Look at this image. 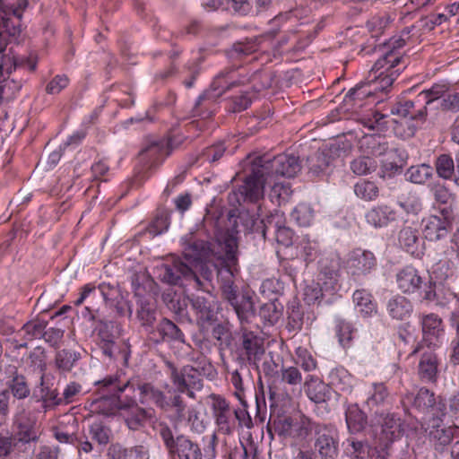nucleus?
Segmentation results:
<instances>
[{
  "instance_id": "f257e3e1",
  "label": "nucleus",
  "mask_w": 459,
  "mask_h": 459,
  "mask_svg": "<svg viewBox=\"0 0 459 459\" xmlns=\"http://www.w3.org/2000/svg\"><path fill=\"white\" fill-rule=\"evenodd\" d=\"M183 257L174 258L170 263L156 267L157 277L164 283L182 286L186 282L196 290H207L212 286L213 273L216 271L222 298L230 290H238L234 283V270L238 263V251L235 259H229L226 249L215 242L197 238L193 233L181 238Z\"/></svg>"
},
{
  "instance_id": "f03ea898",
  "label": "nucleus",
  "mask_w": 459,
  "mask_h": 459,
  "mask_svg": "<svg viewBox=\"0 0 459 459\" xmlns=\"http://www.w3.org/2000/svg\"><path fill=\"white\" fill-rule=\"evenodd\" d=\"M300 169L299 159L293 154L281 153L272 159L267 156L256 157L243 185L229 193V204L234 207L246 203L255 204L263 198L265 184L279 176L293 178Z\"/></svg>"
},
{
  "instance_id": "7ed1b4c3",
  "label": "nucleus",
  "mask_w": 459,
  "mask_h": 459,
  "mask_svg": "<svg viewBox=\"0 0 459 459\" xmlns=\"http://www.w3.org/2000/svg\"><path fill=\"white\" fill-rule=\"evenodd\" d=\"M204 228L214 237L217 245L223 247L230 260L234 261L238 251V235L241 230L257 233L258 221L247 211L236 214L230 211L227 217L207 213L203 220Z\"/></svg>"
},
{
  "instance_id": "20e7f679",
  "label": "nucleus",
  "mask_w": 459,
  "mask_h": 459,
  "mask_svg": "<svg viewBox=\"0 0 459 459\" xmlns=\"http://www.w3.org/2000/svg\"><path fill=\"white\" fill-rule=\"evenodd\" d=\"M447 88L446 85L434 84L418 94L415 100L399 101L390 108L392 115L401 117H410L411 120L425 122L428 115L427 107L444 96Z\"/></svg>"
},
{
  "instance_id": "39448f33",
  "label": "nucleus",
  "mask_w": 459,
  "mask_h": 459,
  "mask_svg": "<svg viewBox=\"0 0 459 459\" xmlns=\"http://www.w3.org/2000/svg\"><path fill=\"white\" fill-rule=\"evenodd\" d=\"M108 385L112 391L130 389L134 392L138 390L139 403L144 406H155L160 410L167 406L165 393L152 383L143 382L139 379L122 381L120 378H109L108 379Z\"/></svg>"
},
{
  "instance_id": "423d86ee",
  "label": "nucleus",
  "mask_w": 459,
  "mask_h": 459,
  "mask_svg": "<svg viewBox=\"0 0 459 459\" xmlns=\"http://www.w3.org/2000/svg\"><path fill=\"white\" fill-rule=\"evenodd\" d=\"M246 81L245 76L238 74V69L233 67L225 68L221 71L213 79L210 87L204 91L195 100L193 108L194 116H201V107L206 101H215L223 93L234 87L239 86Z\"/></svg>"
},
{
  "instance_id": "0eeeda50",
  "label": "nucleus",
  "mask_w": 459,
  "mask_h": 459,
  "mask_svg": "<svg viewBox=\"0 0 459 459\" xmlns=\"http://www.w3.org/2000/svg\"><path fill=\"white\" fill-rule=\"evenodd\" d=\"M158 432L170 456H177L178 459H203L200 446L183 434L174 437L167 423H160Z\"/></svg>"
},
{
  "instance_id": "6e6552de",
  "label": "nucleus",
  "mask_w": 459,
  "mask_h": 459,
  "mask_svg": "<svg viewBox=\"0 0 459 459\" xmlns=\"http://www.w3.org/2000/svg\"><path fill=\"white\" fill-rule=\"evenodd\" d=\"M197 367L186 365L178 369L173 364L169 363L170 368V380L173 385H179L184 389L188 387L201 390L204 386L202 375L209 372L212 366L204 357L198 359Z\"/></svg>"
},
{
  "instance_id": "1a4fd4ad",
  "label": "nucleus",
  "mask_w": 459,
  "mask_h": 459,
  "mask_svg": "<svg viewBox=\"0 0 459 459\" xmlns=\"http://www.w3.org/2000/svg\"><path fill=\"white\" fill-rule=\"evenodd\" d=\"M109 378H119V377L117 375L107 376L102 380L96 382V385L99 386L98 392L100 394V397L93 400L91 403L92 411L105 416L115 415L117 411L122 410L125 403L120 399V394L124 391L109 390L110 388L108 385V379Z\"/></svg>"
},
{
  "instance_id": "9d476101",
  "label": "nucleus",
  "mask_w": 459,
  "mask_h": 459,
  "mask_svg": "<svg viewBox=\"0 0 459 459\" xmlns=\"http://www.w3.org/2000/svg\"><path fill=\"white\" fill-rule=\"evenodd\" d=\"M51 378L53 377L49 374H41L30 398V403L39 404L38 408L43 413L61 405L59 391L53 387Z\"/></svg>"
},
{
  "instance_id": "9b49d317",
  "label": "nucleus",
  "mask_w": 459,
  "mask_h": 459,
  "mask_svg": "<svg viewBox=\"0 0 459 459\" xmlns=\"http://www.w3.org/2000/svg\"><path fill=\"white\" fill-rule=\"evenodd\" d=\"M412 406L420 413L435 422L433 427H438L437 421L443 420L446 415V404L441 397L436 398L433 392L427 388H420L413 398Z\"/></svg>"
},
{
  "instance_id": "f8f14e48",
  "label": "nucleus",
  "mask_w": 459,
  "mask_h": 459,
  "mask_svg": "<svg viewBox=\"0 0 459 459\" xmlns=\"http://www.w3.org/2000/svg\"><path fill=\"white\" fill-rule=\"evenodd\" d=\"M402 57L395 56L392 51L386 52L381 58L377 59L370 72L375 74L378 86L375 88L385 91L392 86L399 74V70H394L400 64Z\"/></svg>"
},
{
  "instance_id": "ddd939ff",
  "label": "nucleus",
  "mask_w": 459,
  "mask_h": 459,
  "mask_svg": "<svg viewBox=\"0 0 459 459\" xmlns=\"http://www.w3.org/2000/svg\"><path fill=\"white\" fill-rule=\"evenodd\" d=\"M454 213L451 208H443L439 215H430L422 220L423 234L429 241L446 238L452 228Z\"/></svg>"
},
{
  "instance_id": "4468645a",
  "label": "nucleus",
  "mask_w": 459,
  "mask_h": 459,
  "mask_svg": "<svg viewBox=\"0 0 459 459\" xmlns=\"http://www.w3.org/2000/svg\"><path fill=\"white\" fill-rule=\"evenodd\" d=\"M202 294H192L188 301L195 311L197 321L201 324H212L217 320V304L214 297L207 290Z\"/></svg>"
},
{
  "instance_id": "2eb2a0df",
  "label": "nucleus",
  "mask_w": 459,
  "mask_h": 459,
  "mask_svg": "<svg viewBox=\"0 0 459 459\" xmlns=\"http://www.w3.org/2000/svg\"><path fill=\"white\" fill-rule=\"evenodd\" d=\"M212 411L219 430L230 435L237 429V422L233 417L234 409H231L230 403L221 395L211 394Z\"/></svg>"
},
{
  "instance_id": "dca6fc26",
  "label": "nucleus",
  "mask_w": 459,
  "mask_h": 459,
  "mask_svg": "<svg viewBox=\"0 0 459 459\" xmlns=\"http://www.w3.org/2000/svg\"><path fill=\"white\" fill-rule=\"evenodd\" d=\"M240 340L241 343L238 348V359L243 364H246V361L249 364H255L264 353L263 339L242 327Z\"/></svg>"
},
{
  "instance_id": "f3484780",
  "label": "nucleus",
  "mask_w": 459,
  "mask_h": 459,
  "mask_svg": "<svg viewBox=\"0 0 459 459\" xmlns=\"http://www.w3.org/2000/svg\"><path fill=\"white\" fill-rule=\"evenodd\" d=\"M377 264V258L372 252L359 248L353 250L347 260L348 273L354 280L370 274Z\"/></svg>"
},
{
  "instance_id": "a211bd4d",
  "label": "nucleus",
  "mask_w": 459,
  "mask_h": 459,
  "mask_svg": "<svg viewBox=\"0 0 459 459\" xmlns=\"http://www.w3.org/2000/svg\"><path fill=\"white\" fill-rule=\"evenodd\" d=\"M224 299L233 307L242 327L255 316V301L249 291L239 294L238 290L233 293L229 290Z\"/></svg>"
},
{
  "instance_id": "6ab92c4d",
  "label": "nucleus",
  "mask_w": 459,
  "mask_h": 459,
  "mask_svg": "<svg viewBox=\"0 0 459 459\" xmlns=\"http://www.w3.org/2000/svg\"><path fill=\"white\" fill-rule=\"evenodd\" d=\"M148 339L155 344L163 342L185 343V334L181 329L168 318H162L156 325V327L150 333Z\"/></svg>"
},
{
  "instance_id": "aec40b11",
  "label": "nucleus",
  "mask_w": 459,
  "mask_h": 459,
  "mask_svg": "<svg viewBox=\"0 0 459 459\" xmlns=\"http://www.w3.org/2000/svg\"><path fill=\"white\" fill-rule=\"evenodd\" d=\"M315 448L321 459H336L339 455L338 440L335 432L327 427L316 430Z\"/></svg>"
},
{
  "instance_id": "412c9836",
  "label": "nucleus",
  "mask_w": 459,
  "mask_h": 459,
  "mask_svg": "<svg viewBox=\"0 0 459 459\" xmlns=\"http://www.w3.org/2000/svg\"><path fill=\"white\" fill-rule=\"evenodd\" d=\"M453 276V271L449 267L447 262H438L433 268L432 275L429 276L428 282V288L424 290L423 299L428 301H436L437 305L445 306L446 302L440 299L439 294L437 290V283L433 281V278L436 281H439L440 283L444 281L448 280Z\"/></svg>"
},
{
  "instance_id": "4be33fe9",
  "label": "nucleus",
  "mask_w": 459,
  "mask_h": 459,
  "mask_svg": "<svg viewBox=\"0 0 459 459\" xmlns=\"http://www.w3.org/2000/svg\"><path fill=\"white\" fill-rule=\"evenodd\" d=\"M434 169L439 178L452 181L459 187V152L455 159L448 153L437 155L434 160Z\"/></svg>"
},
{
  "instance_id": "5701e85b",
  "label": "nucleus",
  "mask_w": 459,
  "mask_h": 459,
  "mask_svg": "<svg viewBox=\"0 0 459 459\" xmlns=\"http://www.w3.org/2000/svg\"><path fill=\"white\" fill-rule=\"evenodd\" d=\"M334 158L329 149H323L310 155L307 160L308 174L313 178L328 176L332 173Z\"/></svg>"
},
{
  "instance_id": "b1692460",
  "label": "nucleus",
  "mask_w": 459,
  "mask_h": 459,
  "mask_svg": "<svg viewBox=\"0 0 459 459\" xmlns=\"http://www.w3.org/2000/svg\"><path fill=\"white\" fill-rule=\"evenodd\" d=\"M427 279L420 276L418 270L412 266H406L396 274L397 288L403 293H415L422 286L428 288Z\"/></svg>"
},
{
  "instance_id": "393cba45",
  "label": "nucleus",
  "mask_w": 459,
  "mask_h": 459,
  "mask_svg": "<svg viewBox=\"0 0 459 459\" xmlns=\"http://www.w3.org/2000/svg\"><path fill=\"white\" fill-rule=\"evenodd\" d=\"M124 411V419L126 426L132 430H138L144 427L152 414L146 409L139 406L133 399L124 403L122 407Z\"/></svg>"
},
{
  "instance_id": "a878e982",
  "label": "nucleus",
  "mask_w": 459,
  "mask_h": 459,
  "mask_svg": "<svg viewBox=\"0 0 459 459\" xmlns=\"http://www.w3.org/2000/svg\"><path fill=\"white\" fill-rule=\"evenodd\" d=\"M407 154L398 148H391L387 156L382 158L381 167L378 172L382 178H390L402 172L403 167L406 164Z\"/></svg>"
},
{
  "instance_id": "bb28decb",
  "label": "nucleus",
  "mask_w": 459,
  "mask_h": 459,
  "mask_svg": "<svg viewBox=\"0 0 459 459\" xmlns=\"http://www.w3.org/2000/svg\"><path fill=\"white\" fill-rule=\"evenodd\" d=\"M136 318L149 337L150 333H152L157 325L156 306L150 299L140 297L136 301Z\"/></svg>"
},
{
  "instance_id": "cd10ccee",
  "label": "nucleus",
  "mask_w": 459,
  "mask_h": 459,
  "mask_svg": "<svg viewBox=\"0 0 459 459\" xmlns=\"http://www.w3.org/2000/svg\"><path fill=\"white\" fill-rule=\"evenodd\" d=\"M378 422L381 424V432L378 437L381 442L393 444L394 440L400 438L403 435V422L394 414H385L383 412V416L379 417Z\"/></svg>"
},
{
  "instance_id": "c85d7f7f",
  "label": "nucleus",
  "mask_w": 459,
  "mask_h": 459,
  "mask_svg": "<svg viewBox=\"0 0 459 459\" xmlns=\"http://www.w3.org/2000/svg\"><path fill=\"white\" fill-rule=\"evenodd\" d=\"M423 342L429 347L437 346L439 337L444 333L442 319L436 314L423 315L420 319Z\"/></svg>"
},
{
  "instance_id": "c756f323",
  "label": "nucleus",
  "mask_w": 459,
  "mask_h": 459,
  "mask_svg": "<svg viewBox=\"0 0 459 459\" xmlns=\"http://www.w3.org/2000/svg\"><path fill=\"white\" fill-rule=\"evenodd\" d=\"M166 143L160 140H150L145 143L139 152L141 162L150 169L160 165L163 160Z\"/></svg>"
},
{
  "instance_id": "7c9ffc66",
  "label": "nucleus",
  "mask_w": 459,
  "mask_h": 459,
  "mask_svg": "<svg viewBox=\"0 0 459 459\" xmlns=\"http://www.w3.org/2000/svg\"><path fill=\"white\" fill-rule=\"evenodd\" d=\"M41 413L38 407L27 403H20L15 410L13 416V423L17 429L36 428L38 421V414Z\"/></svg>"
},
{
  "instance_id": "2f4dec72",
  "label": "nucleus",
  "mask_w": 459,
  "mask_h": 459,
  "mask_svg": "<svg viewBox=\"0 0 459 459\" xmlns=\"http://www.w3.org/2000/svg\"><path fill=\"white\" fill-rule=\"evenodd\" d=\"M101 295L106 303L109 307H114L117 313L121 316H132V306L129 302L123 299L118 293V290L114 288L106 287L105 285L100 286Z\"/></svg>"
},
{
  "instance_id": "473e14b6",
  "label": "nucleus",
  "mask_w": 459,
  "mask_h": 459,
  "mask_svg": "<svg viewBox=\"0 0 459 459\" xmlns=\"http://www.w3.org/2000/svg\"><path fill=\"white\" fill-rule=\"evenodd\" d=\"M419 376L425 382H435L437 380V359L436 354L429 348L420 355Z\"/></svg>"
},
{
  "instance_id": "72a5a7b5",
  "label": "nucleus",
  "mask_w": 459,
  "mask_h": 459,
  "mask_svg": "<svg viewBox=\"0 0 459 459\" xmlns=\"http://www.w3.org/2000/svg\"><path fill=\"white\" fill-rule=\"evenodd\" d=\"M5 390L14 400L24 401L30 397L31 389L27 377L15 372L6 382Z\"/></svg>"
},
{
  "instance_id": "f704fd0d",
  "label": "nucleus",
  "mask_w": 459,
  "mask_h": 459,
  "mask_svg": "<svg viewBox=\"0 0 459 459\" xmlns=\"http://www.w3.org/2000/svg\"><path fill=\"white\" fill-rule=\"evenodd\" d=\"M389 316L396 320H405L410 317L413 307L411 302L403 296L395 295L386 303Z\"/></svg>"
},
{
  "instance_id": "c9c22d12",
  "label": "nucleus",
  "mask_w": 459,
  "mask_h": 459,
  "mask_svg": "<svg viewBox=\"0 0 459 459\" xmlns=\"http://www.w3.org/2000/svg\"><path fill=\"white\" fill-rule=\"evenodd\" d=\"M345 420L351 434L362 432L368 425V418L357 404H350L345 411Z\"/></svg>"
},
{
  "instance_id": "e433bc0d",
  "label": "nucleus",
  "mask_w": 459,
  "mask_h": 459,
  "mask_svg": "<svg viewBox=\"0 0 459 459\" xmlns=\"http://www.w3.org/2000/svg\"><path fill=\"white\" fill-rule=\"evenodd\" d=\"M400 246L411 255L419 257L422 255L420 240L416 229L411 227L403 228L398 235Z\"/></svg>"
},
{
  "instance_id": "4c0bfd02",
  "label": "nucleus",
  "mask_w": 459,
  "mask_h": 459,
  "mask_svg": "<svg viewBox=\"0 0 459 459\" xmlns=\"http://www.w3.org/2000/svg\"><path fill=\"white\" fill-rule=\"evenodd\" d=\"M287 324L286 329L290 333H298L301 331L304 324V310L302 305L297 299H292L287 304L286 307Z\"/></svg>"
},
{
  "instance_id": "58836bf2",
  "label": "nucleus",
  "mask_w": 459,
  "mask_h": 459,
  "mask_svg": "<svg viewBox=\"0 0 459 459\" xmlns=\"http://www.w3.org/2000/svg\"><path fill=\"white\" fill-rule=\"evenodd\" d=\"M389 398V392L384 383H373L366 404L369 410H375L377 416L382 417L383 411H379V406H384Z\"/></svg>"
},
{
  "instance_id": "ea45409f",
  "label": "nucleus",
  "mask_w": 459,
  "mask_h": 459,
  "mask_svg": "<svg viewBox=\"0 0 459 459\" xmlns=\"http://www.w3.org/2000/svg\"><path fill=\"white\" fill-rule=\"evenodd\" d=\"M352 300L355 308L363 317H369L377 313V305L373 302L370 292L361 289L354 291Z\"/></svg>"
},
{
  "instance_id": "a19ab883",
  "label": "nucleus",
  "mask_w": 459,
  "mask_h": 459,
  "mask_svg": "<svg viewBox=\"0 0 459 459\" xmlns=\"http://www.w3.org/2000/svg\"><path fill=\"white\" fill-rule=\"evenodd\" d=\"M394 219V211L387 205L374 207L366 214L367 221L376 228L386 226Z\"/></svg>"
},
{
  "instance_id": "79ce46f5",
  "label": "nucleus",
  "mask_w": 459,
  "mask_h": 459,
  "mask_svg": "<svg viewBox=\"0 0 459 459\" xmlns=\"http://www.w3.org/2000/svg\"><path fill=\"white\" fill-rule=\"evenodd\" d=\"M170 394L169 398H167V406L161 408L164 411H173V420L177 423L181 422L186 419V403L182 395L175 390L169 391Z\"/></svg>"
},
{
  "instance_id": "37998d69",
  "label": "nucleus",
  "mask_w": 459,
  "mask_h": 459,
  "mask_svg": "<svg viewBox=\"0 0 459 459\" xmlns=\"http://www.w3.org/2000/svg\"><path fill=\"white\" fill-rule=\"evenodd\" d=\"M162 300L167 308L174 313L177 316L183 318L187 314L188 298L182 297L173 291L165 292L162 295Z\"/></svg>"
},
{
  "instance_id": "c03bdc74",
  "label": "nucleus",
  "mask_w": 459,
  "mask_h": 459,
  "mask_svg": "<svg viewBox=\"0 0 459 459\" xmlns=\"http://www.w3.org/2000/svg\"><path fill=\"white\" fill-rule=\"evenodd\" d=\"M334 324V331L340 345L344 349L350 348L357 329L351 323L340 317L335 319Z\"/></svg>"
},
{
  "instance_id": "a18cd8bd",
  "label": "nucleus",
  "mask_w": 459,
  "mask_h": 459,
  "mask_svg": "<svg viewBox=\"0 0 459 459\" xmlns=\"http://www.w3.org/2000/svg\"><path fill=\"white\" fill-rule=\"evenodd\" d=\"M80 359V352L63 349L56 352L55 356V364L58 370L63 373H68L73 369Z\"/></svg>"
},
{
  "instance_id": "49530a36",
  "label": "nucleus",
  "mask_w": 459,
  "mask_h": 459,
  "mask_svg": "<svg viewBox=\"0 0 459 459\" xmlns=\"http://www.w3.org/2000/svg\"><path fill=\"white\" fill-rule=\"evenodd\" d=\"M370 85L371 82H361L354 88H351L344 97L345 104L351 107H362V100L372 93V91L368 89Z\"/></svg>"
},
{
  "instance_id": "de8ad7c7",
  "label": "nucleus",
  "mask_w": 459,
  "mask_h": 459,
  "mask_svg": "<svg viewBox=\"0 0 459 459\" xmlns=\"http://www.w3.org/2000/svg\"><path fill=\"white\" fill-rule=\"evenodd\" d=\"M325 385L317 377L307 376L305 380V392L308 398L316 403L325 401Z\"/></svg>"
},
{
  "instance_id": "09e8293b",
  "label": "nucleus",
  "mask_w": 459,
  "mask_h": 459,
  "mask_svg": "<svg viewBox=\"0 0 459 459\" xmlns=\"http://www.w3.org/2000/svg\"><path fill=\"white\" fill-rule=\"evenodd\" d=\"M430 192L436 203L446 205L445 208L453 209L456 195L444 183L437 182L432 184Z\"/></svg>"
},
{
  "instance_id": "8fccbe9b",
  "label": "nucleus",
  "mask_w": 459,
  "mask_h": 459,
  "mask_svg": "<svg viewBox=\"0 0 459 459\" xmlns=\"http://www.w3.org/2000/svg\"><path fill=\"white\" fill-rule=\"evenodd\" d=\"M282 312L283 305L275 298L261 306L259 315L266 322L273 325L281 317Z\"/></svg>"
},
{
  "instance_id": "3c124183",
  "label": "nucleus",
  "mask_w": 459,
  "mask_h": 459,
  "mask_svg": "<svg viewBox=\"0 0 459 459\" xmlns=\"http://www.w3.org/2000/svg\"><path fill=\"white\" fill-rule=\"evenodd\" d=\"M433 176V167L427 163H422L416 166H411L405 177L407 180L414 184H424Z\"/></svg>"
},
{
  "instance_id": "603ef678",
  "label": "nucleus",
  "mask_w": 459,
  "mask_h": 459,
  "mask_svg": "<svg viewBox=\"0 0 459 459\" xmlns=\"http://www.w3.org/2000/svg\"><path fill=\"white\" fill-rule=\"evenodd\" d=\"M319 427V425H316L307 418L300 419L299 420L293 419L290 437L299 441L304 440L311 434L313 429L316 431Z\"/></svg>"
},
{
  "instance_id": "864d4df0",
  "label": "nucleus",
  "mask_w": 459,
  "mask_h": 459,
  "mask_svg": "<svg viewBox=\"0 0 459 459\" xmlns=\"http://www.w3.org/2000/svg\"><path fill=\"white\" fill-rule=\"evenodd\" d=\"M299 255L306 261L310 263L314 261L318 255V243L315 239H311L307 235L301 237L298 247Z\"/></svg>"
},
{
  "instance_id": "5fc2aeb1",
  "label": "nucleus",
  "mask_w": 459,
  "mask_h": 459,
  "mask_svg": "<svg viewBox=\"0 0 459 459\" xmlns=\"http://www.w3.org/2000/svg\"><path fill=\"white\" fill-rule=\"evenodd\" d=\"M247 364L241 363L240 368L231 372L230 383L235 388L234 394L240 404L246 406L245 388L243 385V374L248 373Z\"/></svg>"
},
{
  "instance_id": "6e6d98bb",
  "label": "nucleus",
  "mask_w": 459,
  "mask_h": 459,
  "mask_svg": "<svg viewBox=\"0 0 459 459\" xmlns=\"http://www.w3.org/2000/svg\"><path fill=\"white\" fill-rule=\"evenodd\" d=\"M281 225L282 216L278 212H275L258 221L257 233L265 239L268 231L274 233Z\"/></svg>"
},
{
  "instance_id": "4d7b16f0",
  "label": "nucleus",
  "mask_w": 459,
  "mask_h": 459,
  "mask_svg": "<svg viewBox=\"0 0 459 459\" xmlns=\"http://www.w3.org/2000/svg\"><path fill=\"white\" fill-rule=\"evenodd\" d=\"M89 436L100 446H106L109 443L112 433L108 427L100 421H94L89 426Z\"/></svg>"
},
{
  "instance_id": "13d9d810",
  "label": "nucleus",
  "mask_w": 459,
  "mask_h": 459,
  "mask_svg": "<svg viewBox=\"0 0 459 459\" xmlns=\"http://www.w3.org/2000/svg\"><path fill=\"white\" fill-rule=\"evenodd\" d=\"M290 219L300 227H307L313 221L314 211L308 204H299L291 212Z\"/></svg>"
},
{
  "instance_id": "bf43d9fd",
  "label": "nucleus",
  "mask_w": 459,
  "mask_h": 459,
  "mask_svg": "<svg viewBox=\"0 0 459 459\" xmlns=\"http://www.w3.org/2000/svg\"><path fill=\"white\" fill-rule=\"evenodd\" d=\"M377 167V161L368 156L359 157L351 162V169L358 176L368 175L375 171Z\"/></svg>"
},
{
  "instance_id": "052dcab7",
  "label": "nucleus",
  "mask_w": 459,
  "mask_h": 459,
  "mask_svg": "<svg viewBox=\"0 0 459 459\" xmlns=\"http://www.w3.org/2000/svg\"><path fill=\"white\" fill-rule=\"evenodd\" d=\"M96 330L100 342H116L117 339V325L114 321L100 320Z\"/></svg>"
},
{
  "instance_id": "680f3d73",
  "label": "nucleus",
  "mask_w": 459,
  "mask_h": 459,
  "mask_svg": "<svg viewBox=\"0 0 459 459\" xmlns=\"http://www.w3.org/2000/svg\"><path fill=\"white\" fill-rule=\"evenodd\" d=\"M47 327V322L45 321H31L28 322L22 329L18 332V334L24 333L23 339L27 341L33 340L43 336L44 331Z\"/></svg>"
},
{
  "instance_id": "e2e57ef3",
  "label": "nucleus",
  "mask_w": 459,
  "mask_h": 459,
  "mask_svg": "<svg viewBox=\"0 0 459 459\" xmlns=\"http://www.w3.org/2000/svg\"><path fill=\"white\" fill-rule=\"evenodd\" d=\"M355 195L364 200H373L378 195V187L375 183L362 180L354 186Z\"/></svg>"
},
{
  "instance_id": "0e129e2a",
  "label": "nucleus",
  "mask_w": 459,
  "mask_h": 459,
  "mask_svg": "<svg viewBox=\"0 0 459 459\" xmlns=\"http://www.w3.org/2000/svg\"><path fill=\"white\" fill-rule=\"evenodd\" d=\"M345 452L352 458H364L367 455L368 444L362 440H357L354 437H349L346 440Z\"/></svg>"
},
{
  "instance_id": "69168bd1",
  "label": "nucleus",
  "mask_w": 459,
  "mask_h": 459,
  "mask_svg": "<svg viewBox=\"0 0 459 459\" xmlns=\"http://www.w3.org/2000/svg\"><path fill=\"white\" fill-rule=\"evenodd\" d=\"M21 88L22 82L20 81L11 79L9 76L6 79H3L0 84V101L13 100Z\"/></svg>"
},
{
  "instance_id": "338daca9",
  "label": "nucleus",
  "mask_w": 459,
  "mask_h": 459,
  "mask_svg": "<svg viewBox=\"0 0 459 459\" xmlns=\"http://www.w3.org/2000/svg\"><path fill=\"white\" fill-rule=\"evenodd\" d=\"M319 270L326 279L335 280L340 272V263L335 258H322L319 261Z\"/></svg>"
},
{
  "instance_id": "774afa93",
  "label": "nucleus",
  "mask_w": 459,
  "mask_h": 459,
  "mask_svg": "<svg viewBox=\"0 0 459 459\" xmlns=\"http://www.w3.org/2000/svg\"><path fill=\"white\" fill-rule=\"evenodd\" d=\"M290 193L291 190L289 186L281 183H274L270 190L269 197L273 204L280 206L288 202Z\"/></svg>"
}]
</instances>
